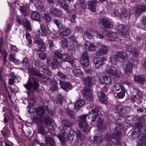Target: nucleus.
<instances>
[{
    "instance_id": "nucleus-1",
    "label": "nucleus",
    "mask_w": 146,
    "mask_h": 146,
    "mask_svg": "<svg viewBox=\"0 0 146 146\" xmlns=\"http://www.w3.org/2000/svg\"><path fill=\"white\" fill-rule=\"evenodd\" d=\"M97 105H93L92 107V113L91 121L92 123L95 121L97 122L96 126L100 130H103L105 128L104 125V120L101 118L102 115L101 112L97 109Z\"/></svg>"
},
{
    "instance_id": "nucleus-2",
    "label": "nucleus",
    "mask_w": 146,
    "mask_h": 146,
    "mask_svg": "<svg viewBox=\"0 0 146 146\" xmlns=\"http://www.w3.org/2000/svg\"><path fill=\"white\" fill-rule=\"evenodd\" d=\"M24 86L28 90L27 94L29 95L31 93H33L38 89L39 87V84L38 81L33 78L29 79L27 83Z\"/></svg>"
},
{
    "instance_id": "nucleus-3",
    "label": "nucleus",
    "mask_w": 146,
    "mask_h": 146,
    "mask_svg": "<svg viewBox=\"0 0 146 146\" xmlns=\"http://www.w3.org/2000/svg\"><path fill=\"white\" fill-rule=\"evenodd\" d=\"M62 50H57L54 52V54L55 56L54 57L52 61L47 60L48 64L52 69H54L58 67L59 64L58 58L60 59L62 58Z\"/></svg>"
},
{
    "instance_id": "nucleus-4",
    "label": "nucleus",
    "mask_w": 146,
    "mask_h": 146,
    "mask_svg": "<svg viewBox=\"0 0 146 146\" xmlns=\"http://www.w3.org/2000/svg\"><path fill=\"white\" fill-rule=\"evenodd\" d=\"M127 57V52L123 51H119L117 52L115 55L111 56L110 60L113 64L116 65L117 62H123L124 59Z\"/></svg>"
},
{
    "instance_id": "nucleus-5",
    "label": "nucleus",
    "mask_w": 146,
    "mask_h": 146,
    "mask_svg": "<svg viewBox=\"0 0 146 146\" xmlns=\"http://www.w3.org/2000/svg\"><path fill=\"white\" fill-rule=\"evenodd\" d=\"M123 128V126L121 124L116 125V126L115 127V129L112 135V138L115 139L116 141V142L114 143V144H120V141L121 137V132L120 130Z\"/></svg>"
},
{
    "instance_id": "nucleus-6",
    "label": "nucleus",
    "mask_w": 146,
    "mask_h": 146,
    "mask_svg": "<svg viewBox=\"0 0 146 146\" xmlns=\"http://www.w3.org/2000/svg\"><path fill=\"white\" fill-rule=\"evenodd\" d=\"M141 129L139 127H136L134 129L135 133H139L137 135L138 138L139 140L137 143L136 146H146V133L140 132Z\"/></svg>"
},
{
    "instance_id": "nucleus-7",
    "label": "nucleus",
    "mask_w": 146,
    "mask_h": 146,
    "mask_svg": "<svg viewBox=\"0 0 146 146\" xmlns=\"http://www.w3.org/2000/svg\"><path fill=\"white\" fill-rule=\"evenodd\" d=\"M106 72L112 77V78L114 81L119 80V78L121 76L120 74L117 73L116 68L113 66H111L107 70Z\"/></svg>"
},
{
    "instance_id": "nucleus-8",
    "label": "nucleus",
    "mask_w": 146,
    "mask_h": 146,
    "mask_svg": "<svg viewBox=\"0 0 146 146\" xmlns=\"http://www.w3.org/2000/svg\"><path fill=\"white\" fill-rule=\"evenodd\" d=\"M118 31L124 38H127L129 35V29L127 27L124 25H119L118 26Z\"/></svg>"
},
{
    "instance_id": "nucleus-9",
    "label": "nucleus",
    "mask_w": 146,
    "mask_h": 146,
    "mask_svg": "<svg viewBox=\"0 0 146 146\" xmlns=\"http://www.w3.org/2000/svg\"><path fill=\"white\" fill-rule=\"evenodd\" d=\"M84 98L89 101H92L93 100L92 95L89 88L86 87L84 89L82 94Z\"/></svg>"
},
{
    "instance_id": "nucleus-10",
    "label": "nucleus",
    "mask_w": 146,
    "mask_h": 146,
    "mask_svg": "<svg viewBox=\"0 0 146 146\" xmlns=\"http://www.w3.org/2000/svg\"><path fill=\"white\" fill-rule=\"evenodd\" d=\"M125 68V73L127 75H129L132 73V64L129 61H125L123 65Z\"/></svg>"
},
{
    "instance_id": "nucleus-11",
    "label": "nucleus",
    "mask_w": 146,
    "mask_h": 146,
    "mask_svg": "<svg viewBox=\"0 0 146 146\" xmlns=\"http://www.w3.org/2000/svg\"><path fill=\"white\" fill-rule=\"evenodd\" d=\"M100 22L102 26L105 29H111L113 27L112 22L110 20L106 18L100 19Z\"/></svg>"
},
{
    "instance_id": "nucleus-12",
    "label": "nucleus",
    "mask_w": 146,
    "mask_h": 146,
    "mask_svg": "<svg viewBox=\"0 0 146 146\" xmlns=\"http://www.w3.org/2000/svg\"><path fill=\"white\" fill-rule=\"evenodd\" d=\"M59 82L61 85V88L66 92H68L73 88V86L70 82L60 80H59Z\"/></svg>"
},
{
    "instance_id": "nucleus-13",
    "label": "nucleus",
    "mask_w": 146,
    "mask_h": 146,
    "mask_svg": "<svg viewBox=\"0 0 146 146\" xmlns=\"http://www.w3.org/2000/svg\"><path fill=\"white\" fill-rule=\"evenodd\" d=\"M98 98L102 104H106L108 102L107 96L102 91L98 93Z\"/></svg>"
},
{
    "instance_id": "nucleus-14",
    "label": "nucleus",
    "mask_w": 146,
    "mask_h": 146,
    "mask_svg": "<svg viewBox=\"0 0 146 146\" xmlns=\"http://www.w3.org/2000/svg\"><path fill=\"white\" fill-rule=\"evenodd\" d=\"M126 50L127 52L131 53L134 57H138L139 50L137 48H133L132 45H129L127 46Z\"/></svg>"
},
{
    "instance_id": "nucleus-15",
    "label": "nucleus",
    "mask_w": 146,
    "mask_h": 146,
    "mask_svg": "<svg viewBox=\"0 0 146 146\" xmlns=\"http://www.w3.org/2000/svg\"><path fill=\"white\" fill-rule=\"evenodd\" d=\"M81 61L82 66L86 67L89 64V58L86 52L83 53L82 57L81 58Z\"/></svg>"
},
{
    "instance_id": "nucleus-16",
    "label": "nucleus",
    "mask_w": 146,
    "mask_h": 146,
    "mask_svg": "<svg viewBox=\"0 0 146 146\" xmlns=\"http://www.w3.org/2000/svg\"><path fill=\"white\" fill-rule=\"evenodd\" d=\"M106 61L105 57H98L94 61V63L95 66L98 68L104 64Z\"/></svg>"
},
{
    "instance_id": "nucleus-17",
    "label": "nucleus",
    "mask_w": 146,
    "mask_h": 146,
    "mask_svg": "<svg viewBox=\"0 0 146 146\" xmlns=\"http://www.w3.org/2000/svg\"><path fill=\"white\" fill-rule=\"evenodd\" d=\"M98 3L96 0H90L87 1V3L89 9L93 12H95L96 9V6Z\"/></svg>"
},
{
    "instance_id": "nucleus-18",
    "label": "nucleus",
    "mask_w": 146,
    "mask_h": 146,
    "mask_svg": "<svg viewBox=\"0 0 146 146\" xmlns=\"http://www.w3.org/2000/svg\"><path fill=\"white\" fill-rule=\"evenodd\" d=\"M39 36H46L48 34V30L47 29L46 26L44 24H42L40 25V30H39L37 32Z\"/></svg>"
},
{
    "instance_id": "nucleus-19",
    "label": "nucleus",
    "mask_w": 146,
    "mask_h": 146,
    "mask_svg": "<svg viewBox=\"0 0 146 146\" xmlns=\"http://www.w3.org/2000/svg\"><path fill=\"white\" fill-rule=\"evenodd\" d=\"M35 112L38 116L42 118L43 117L46 113L44 107L42 106H39L37 108H36Z\"/></svg>"
},
{
    "instance_id": "nucleus-20",
    "label": "nucleus",
    "mask_w": 146,
    "mask_h": 146,
    "mask_svg": "<svg viewBox=\"0 0 146 146\" xmlns=\"http://www.w3.org/2000/svg\"><path fill=\"white\" fill-rule=\"evenodd\" d=\"M111 78L110 76H104L100 78V82L103 85H110L111 83Z\"/></svg>"
},
{
    "instance_id": "nucleus-21",
    "label": "nucleus",
    "mask_w": 146,
    "mask_h": 146,
    "mask_svg": "<svg viewBox=\"0 0 146 146\" xmlns=\"http://www.w3.org/2000/svg\"><path fill=\"white\" fill-rule=\"evenodd\" d=\"M86 86L89 88L91 87L94 84V78L92 76H87L84 79Z\"/></svg>"
},
{
    "instance_id": "nucleus-22",
    "label": "nucleus",
    "mask_w": 146,
    "mask_h": 146,
    "mask_svg": "<svg viewBox=\"0 0 146 146\" xmlns=\"http://www.w3.org/2000/svg\"><path fill=\"white\" fill-rule=\"evenodd\" d=\"M50 14L53 17H60L62 16L60 10L56 7L52 8L50 10Z\"/></svg>"
},
{
    "instance_id": "nucleus-23",
    "label": "nucleus",
    "mask_w": 146,
    "mask_h": 146,
    "mask_svg": "<svg viewBox=\"0 0 146 146\" xmlns=\"http://www.w3.org/2000/svg\"><path fill=\"white\" fill-rule=\"evenodd\" d=\"M79 125L83 132H87L88 131L89 127L86 121H79Z\"/></svg>"
},
{
    "instance_id": "nucleus-24",
    "label": "nucleus",
    "mask_w": 146,
    "mask_h": 146,
    "mask_svg": "<svg viewBox=\"0 0 146 146\" xmlns=\"http://www.w3.org/2000/svg\"><path fill=\"white\" fill-rule=\"evenodd\" d=\"M117 112L121 116L124 117L123 114L125 112V108L124 106L120 104L117 105L115 107Z\"/></svg>"
},
{
    "instance_id": "nucleus-25",
    "label": "nucleus",
    "mask_w": 146,
    "mask_h": 146,
    "mask_svg": "<svg viewBox=\"0 0 146 146\" xmlns=\"http://www.w3.org/2000/svg\"><path fill=\"white\" fill-rule=\"evenodd\" d=\"M85 103L86 102L84 100L81 99L77 100L74 104V107L75 110H79Z\"/></svg>"
},
{
    "instance_id": "nucleus-26",
    "label": "nucleus",
    "mask_w": 146,
    "mask_h": 146,
    "mask_svg": "<svg viewBox=\"0 0 146 146\" xmlns=\"http://www.w3.org/2000/svg\"><path fill=\"white\" fill-rule=\"evenodd\" d=\"M85 47L88 51H94L96 50V46L93 44L90 43L89 41H86L85 44Z\"/></svg>"
},
{
    "instance_id": "nucleus-27",
    "label": "nucleus",
    "mask_w": 146,
    "mask_h": 146,
    "mask_svg": "<svg viewBox=\"0 0 146 146\" xmlns=\"http://www.w3.org/2000/svg\"><path fill=\"white\" fill-rule=\"evenodd\" d=\"M76 136L75 137V138L74 139V141L75 143H78L79 142L78 139L81 141L84 140V135L79 130H77V133H76Z\"/></svg>"
},
{
    "instance_id": "nucleus-28",
    "label": "nucleus",
    "mask_w": 146,
    "mask_h": 146,
    "mask_svg": "<svg viewBox=\"0 0 146 146\" xmlns=\"http://www.w3.org/2000/svg\"><path fill=\"white\" fill-rule=\"evenodd\" d=\"M94 31L90 29H87L86 31L84 32V36L90 39H93L94 36Z\"/></svg>"
},
{
    "instance_id": "nucleus-29",
    "label": "nucleus",
    "mask_w": 146,
    "mask_h": 146,
    "mask_svg": "<svg viewBox=\"0 0 146 146\" xmlns=\"http://www.w3.org/2000/svg\"><path fill=\"white\" fill-rule=\"evenodd\" d=\"M135 81L141 84H144L146 82V80L145 78L141 76H137L134 77Z\"/></svg>"
},
{
    "instance_id": "nucleus-30",
    "label": "nucleus",
    "mask_w": 146,
    "mask_h": 146,
    "mask_svg": "<svg viewBox=\"0 0 146 146\" xmlns=\"http://www.w3.org/2000/svg\"><path fill=\"white\" fill-rule=\"evenodd\" d=\"M45 140L47 145L50 146H54L55 142L52 137H46L45 138Z\"/></svg>"
},
{
    "instance_id": "nucleus-31",
    "label": "nucleus",
    "mask_w": 146,
    "mask_h": 146,
    "mask_svg": "<svg viewBox=\"0 0 146 146\" xmlns=\"http://www.w3.org/2000/svg\"><path fill=\"white\" fill-rule=\"evenodd\" d=\"M37 131V133L42 135H44L46 134V130L43 126L38 124L36 125Z\"/></svg>"
},
{
    "instance_id": "nucleus-32",
    "label": "nucleus",
    "mask_w": 146,
    "mask_h": 146,
    "mask_svg": "<svg viewBox=\"0 0 146 146\" xmlns=\"http://www.w3.org/2000/svg\"><path fill=\"white\" fill-rule=\"evenodd\" d=\"M31 18L33 20L39 22L40 21V14L37 12L33 11L31 15Z\"/></svg>"
},
{
    "instance_id": "nucleus-33",
    "label": "nucleus",
    "mask_w": 146,
    "mask_h": 146,
    "mask_svg": "<svg viewBox=\"0 0 146 146\" xmlns=\"http://www.w3.org/2000/svg\"><path fill=\"white\" fill-rule=\"evenodd\" d=\"M145 10H146V6L140 5L137 6L135 12L137 14L139 15Z\"/></svg>"
},
{
    "instance_id": "nucleus-34",
    "label": "nucleus",
    "mask_w": 146,
    "mask_h": 146,
    "mask_svg": "<svg viewBox=\"0 0 146 146\" xmlns=\"http://www.w3.org/2000/svg\"><path fill=\"white\" fill-rule=\"evenodd\" d=\"M43 120L44 124L46 125L50 126L52 123L53 119L49 116L43 117Z\"/></svg>"
},
{
    "instance_id": "nucleus-35",
    "label": "nucleus",
    "mask_w": 146,
    "mask_h": 146,
    "mask_svg": "<svg viewBox=\"0 0 146 146\" xmlns=\"http://www.w3.org/2000/svg\"><path fill=\"white\" fill-rule=\"evenodd\" d=\"M103 138L101 136H94L91 139L92 142L95 144L99 143L102 141Z\"/></svg>"
},
{
    "instance_id": "nucleus-36",
    "label": "nucleus",
    "mask_w": 146,
    "mask_h": 146,
    "mask_svg": "<svg viewBox=\"0 0 146 146\" xmlns=\"http://www.w3.org/2000/svg\"><path fill=\"white\" fill-rule=\"evenodd\" d=\"M66 39L68 40L69 44V47L72 48L75 42H76L75 37L73 36H71L69 38H67Z\"/></svg>"
},
{
    "instance_id": "nucleus-37",
    "label": "nucleus",
    "mask_w": 146,
    "mask_h": 146,
    "mask_svg": "<svg viewBox=\"0 0 146 146\" xmlns=\"http://www.w3.org/2000/svg\"><path fill=\"white\" fill-rule=\"evenodd\" d=\"M51 85L50 88V90L51 92H54L57 90L58 88L57 82L56 80H53L51 81Z\"/></svg>"
},
{
    "instance_id": "nucleus-38",
    "label": "nucleus",
    "mask_w": 146,
    "mask_h": 146,
    "mask_svg": "<svg viewBox=\"0 0 146 146\" xmlns=\"http://www.w3.org/2000/svg\"><path fill=\"white\" fill-rule=\"evenodd\" d=\"M32 120L34 123L37 124V125L43 123V120L42 119L36 115L33 116L32 118Z\"/></svg>"
},
{
    "instance_id": "nucleus-39",
    "label": "nucleus",
    "mask_w": 146,
    "mask_h": 146,
    "mask_svg": "<svg viewBox=\"0 0 146 146\" xmlns=\"http://www.w3.org/2000/svg\"><path fill=\"white\" fill-rule=\"evenodd\" d=\"M0 53H1L3 56V58L2 59V63L3 65H5L6 63L7 62V57L8 55V53L7 51H2L0 50Z\"/></svg>"
},
{
    "instance_id": "nucleus-40",
    "label": "nucleus",
    "mask_w": 146,
    "mask_h": 146,
    "mask_svg": "<svg viewBox=\"0 0 146 146\" xmlns=\"http://www.w3.org/2000/svg\"><path fill=\"white\" fill-rule=\"evenodd\" d=\"M70 33V30L68 29H61L59 31V35L60 36H67Z\"/></svg>"
},
{
    "instance_id": "nucleus-41",
    "label": "nucleus",
    "mask_w": 146,
    "mask_h": 146,
    "mask_svg": "<svg viewBox=\"0 0 146 146\" xmlns=\"http://www.w3.org/2000/svg\"><path fill=\"white\" fill-rule=\"evenodd\" d=\"M42 15L44 18V20L46 23H49L51 21V17L49 15L48 13H46V11H44L43 13L42 14Z\"/></svg>"
},
{
    "instance_id": "nucleus-42",
    "label": "nucleus",
    "mask_w": 146,
    "mask_h": 146,
    "mask_svg": "<svg viewBox=\"0 0 146 146\" xmlns=\"http://www.w3.org/2000/svg\"><path fill=\"white\" fill-rule=\"evenodd\" d=\"M62 58L64 62H68L70 63L73 59L72 58H71V56H69L68 53L62 54Z\"/></svg>"
},
{
    "instance_id": "nucleus-43",
    "label": "nucleus",
    "mask_w": 146,
    "mask_h": 146,
    "mask_svg": "<svg viewBox=\"0 0 146 146\" xmlns=\"http://www.w3.org/2000/svg\"><path fill=\"white\" fill-rule=\"evenodd\" d=\"M19 9L21 13L24 16H26L28 15V12L27 7L26 6H20Z\"/></svg>"
},
{
    "instance_id": "nucleus-44",
    "label": "nucleus",
    "mask_w": 146,
    "mask_h": 146,
    "mask_svg": "<svg viewBox=\"0 0 146 146\" xmlns=\"http://www.w3.org/2000/svg\"><path fill=\"white\" fill-rule=\"evenodd\" d=\"M108 51L107 47L104 46L97 52V54L100 56L105 54L107 53Z\"/></svg>"
},
{
    "instance_id": "nucleus-45",
    "label": "nucleus",
    "mask_w": 146,
    "mask_h": 146,
    "mask_svg": "<svg viewBox=\"0 0 146 146\" xmlns=\"http://www.w3.org/2000/svg\"><path fill=\"white\" fill-rule=\"evenodd\" d=\"M125 89H123V90H121V91L116 92V93L117 94V98L118 99L123 98L125 96Z\"/></svg>"
},
{
    "instance_id": "nucleus-46",
    "label": "nucleus",
    "mask_w": 146,
    "mask_h": 146,
    "mask_svg": "<svg viewBox=\"0 0 146 146\" xmlns=\"http://www.w3.org/2000/svg\"><path fill=\"white\" fill-rule=\"evenodd\" d=\"M62 123L64 126L67 128H70L72 126L73 124L68 120L64 119L62 121Z\"/></svg>"
},
{
    "instance_id": "nucleus-47",
    "label": "nucleus",
    "mask_w": 146,
    "mask_h": 146,
    "mask_svg": "<svg viewBox=\"0 0 146 146\" xmlns=\"http://www.w3.org/2000/svg\"><path fill=\"white\" fill-rule=\"evenodd\" d=\"M72 72L74 75L77 77H81L83 76V72L79 69L76 68L73 70Z\"/></svg>"
},
{
    "instance_id": "nucleus-48",
    "label": "nucleus",
    "mask_w": 146,
    "mask_h": 146,
    "mask_svg": "<svg viewBox=\"0 0 146 146\" xmlns=\"http://www.w3.org/2000/svg\"><path fill=\"white\" fill-rule=\"evenodd\" d=\"M35 4L37 9L42 12L43 9V5L42 3L39 1H37Z\"/></svg>"
},
{
    "instance_id": "nucleus-49",
    "label": "nucleus",
    "mask_w": 146,
    "mask_h": 146,
    "mask_svg": "<svg viewBox=\"0 0 146 146\" xmlns=\"http://www.w3.org/2000/svg\"><path fill=\"white\" fill-rule=\"evenodd\" d=\"M34 41L33 42L34 45L35 47H36L38 46H39L40 44L42 46V43L44 42L42 40L40 39L39 38H34Z\"/></svg>"
},
{
    "instance_id": "nucleus-50",
    "label": "nucleus",
    "mask_w": 146,
    "mask_h": 146,
    "mask_svg": "<svg viewBox=\"0 0 146 146\" xmlns=\"http://www.w3.org/2000/svg\"><path fill=\"white\" fill-rule=\"evenodd\" d=\"M42 46L40 44L35 49V50L36 51H40L43 52L45 50V44L44 42L41 43Z\"/></svg>"
},
{
    "instance_id": "nucleus-51",
    "label": "nucleus",
    "mask_w": 146,
    "mask_h": 146,
    "mask_svg": "<svg viewBox=\"0 0 146 146\" xmlns=\"http://www.w3.org/2000/svg\"><path fill=\"white\" fill-rule=\"evenodd\" d=\"M11 130L9 128L5 127L4 128V131L1 132V133L3 136L6 137L8 136Z\"/></svg>"
},
{
    "instance_id": "nucleus-52",
    "label": "nucleus",
    "mask_w": 146,
    "mask_h": 146,
    "mask_svg": "<svg viewBox=\"0 0 146 146\" xmlns=\"http://www.w3.org/2000/svg\"><path fill=\"white\" fill-rule=\"evenodd\" d=\"M114 88L116 90V93L125 89L120 83H117L114 86Z\"/></svg>"
},
{
    "instance_id": "nucleus-53",
    "label": "nucleus",
    "mask_w": 146,
    "mask_h": 146,
    "mask_svg": "<svg viewBox=\"0 0 146 146\" xmlns=\"http://www.w3.org/2000/svg\"><path fill=\"white\" fill-rule=\"evenodd\" d=\"M60 4L62 8L66 11H69L68 5L65 4L64 0H62V1L60 0L59 1Z\"/></svg>"
},
{
    "instance_id": "nucleus-54",
    "label": "nucleus",
    "mask_w": 146,
    "mask_h": 146,
    "mask_svg": "<svg viewBox=\"0 0 146 146\" xmlns=\"http://www.w3.org/2000/svg\"><path fill=\"white\" fill-rule=\"evenodd\" d=\"M41 82L46 85H49L51 81L50 78L48 77H44L41 79Z\"/></svg>"
},
{
    "instance_id": "nucleus-55",
    "label": "nucleus",
    "mask_w": 146,
    "mask_h": 146,
    "mask_svg": "<svg viewBox=\"0 0 146 146\" xmlns=\"http://www.w3.org/2000/svg\"><path fill=\"white\" fill-rule=\"evenodd\" d=\"M23 24L26 29L30 30H31V23L29 21L26 20L23 22Z\"/></svg>"
},
{
    "instance_id": "nucleus-56",
    "label": "nucleus",
    "mask_w": 146,
    "mask_h": 146,
    "mask_svg": "<svg viewBox=\"0 0 146 146\" xmlns=\"http://www.w3.org/2000/svg\"><path fill=\"white\" fill-rule=\"evenodd\" d=\"M61 45L62 47L65 48L66 47H69V44L68 42V40L66 38H62V40Z\"/></svg>"
},
{
    "instance_id": "nucleus-57",
    "label": "nucleus",
    "mask_w": 146,
    "mask_h": 146,
    "mask_svg": "<svg viewBox=\"0 0 146 146\" xmlns=\"http://www.w3.org/2000/svg\"><path fill=\"white\" fill-rule=\"evenodd\" d=\"M130 15V14L128 12L121 10V18H123L124 19L127 17L129 18Z\"/></svg>"
},
{
    "instance_id": "nucleus-58",
    "label": "nucleus",
    "mask_w": 146,
    "mask_h": 146,
    "mask_svg": "<svg viewBox=\"0 0 146 146\" xmlns=\"http://www.w3.org/2000/svg\"><path fill=\"white\" fill-rule=\"evenodd\" d=\"M23 64V66H25L26 68H28L29 66L28 59L26 57L23 58L21 62Z\"/></svg>"
},
{
    "instance_id": "nucleus-59",
    "label": "nucleus",
    "mask_w": 146,
    "mask_h": 146,
    "mask_svg": "<svg viewBox=\"0 0 146 146\" xmlns=\"http://www.w3.org/2000/svg\"><path fill=\"white\" fill-rule=\"evenodd\" d=\"M28 71L32 75L36 76L38 75V73L35 70V68L33 67H31L29 68Z\"/></svg>"
},
{
    "instance_id": "nucleus-60",
    "label": "nucleus",
    "mask_w": 146,
    "mask_h": 146,
    "mask_svg": "<svg viewBox=\"0 0 146 146\" xmlns=\"http://www.w3.org/2000/svg\"><path fill=\"white\" fill-rule=\"evenodd\" d=\"M104 137L105 140L108 141H111L112 138V135L109 132H106L105 133Z\"/></svg>"
},
{
    "instance_id": "nucleus-61",
    "label": "nucleus",
    "mask_w": 146,
    "mask_h": 146,
    "mask_svg": "<svg viewBox=\"0 0 146 146\" xmlns=\"http://www.w3.org/2000/svg\"><path fill=\"white\" fill-rule=\"evenodd\" d=\"M66 112L72 120L75 119V117L74 114V111H73L70 110L68 109L67 110Z\"/></svg>"
},
{
    "instance_id": "nucleus-62",
    "label": "nucleus",
    "mask_w": 146,
    "mask_h": 146,
    "mask_svg": "<svg viewBox=\"0 0 146 146\" xmlns=\"http://www.w3.org/2000/svg\"><path fill=\"white\" fill-rule=\"evenodd\" d=\"M35 64L36 67L39 68H42L44 66L43 64L40 62L38 60H36L35 61Z\"/></svg>"
},
{
    "instance_id": "nucleus-63",
    "label": "nucleus",
    "mask_w": 146,
    "mask_h": 146,
    "mask_svg": "<svg viewBox=\"0 0 146 146\" xmlns=\"http://www.w3.org/2000/svg\"><path fill=\"white\" fill-rule=\"evenodd\" d=\"M53 23L56 25L58 28H60L62 26V22L61 21L54 19L53 21Z\"/></svg>"
},
{
    "instance_id": "nucleus-64",
    "label": "nucleus",
    "mask_w": 146,
    "mask_h": 146,
    "mask_svg": "<svg viewBox=\"0 0 146 146\" xmlns=\"http://www.w3.org/2000/svg\"><path fill=\"white\" fill-rule=\"evenodd\" d=\"M107 36L111 38H113L116 36L115 33L111 31L108 32L106 33Z\"/></svg>"
}]
</instances>
